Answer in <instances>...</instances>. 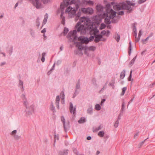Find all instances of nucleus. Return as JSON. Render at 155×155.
Instances as JSON below:
<instances>
[{"instance_id": "nucleus-33", "label": "nucleus", "mask_w": 155, "mask_h": 155, "mask_svg": "<svg viewBox=\"0 0 155 155\" xmlns=\"http://www.w3.org/2000/svg\"><path fill=\"white\" fill-rule=\"evenodd\" d=\"M69 30L68 28H64V36L66 35L68 32Z\"/></svg>"}, {"instance_id": "nucleus-22", "label": "nucleus", "mask_w": 155, "mask_h": 155, "mask_svg": "<svg viewBox=\"0 0 155 155\" xmlns=\"http://www.w3.org/2000/svg\"><path fill=\"white\" fill-rule=\"evenodd\" d=\"M85 118L84 117H81L78 120V122L80 124L83 123L86 121Z\"/></svg>"}, {"instance_id": "nucleus-52", "label": "nucleus", "mask_w": 155, "mask_h": 155, "mask_svg": "<svg viewBox=\"0 0 155 155\" xmlns=\"http://www.w3.org/2000/svg\"><path fill=\"white\" fill-rule=\"evenodd\" d=\"M146 0H139L138 1V3L141 4L145 2Z\"/></svg>"}, {"instance_id": "nucleus-11", "label": "nucleus", "mask_w": 155, "mask_h": 155, "mask_svg": "<svg viewBox=\"0 0 155 155\" xmlns=\"http://www.w3.org/2000/svg\"><path fill=\"white\" fill-rule=\"evenodd\" d=\"M76 30H74L73 31H70L68 34V37H71L72 36H74V40H76L78 37L76 35Z\"/></svg>"}, {"instance_id": "nucleus-36", "label": "nucleus", "mask_w": 155, "mask_h": 155, "mask_svg": "<svg viewBox=\"0 0 155 155\" xmlns=\"http://www.w3.org/2000/svg\"><path fill=\"white\" fill-rule=\"evenodd\" d=\"M94 36H91L89 38H88V43L89 41H92L94 38Z\"/></svg>"}, {"instance_id": "nucleus-45", "label": "nucleus", "mask_w": 155, "mask_h": 155, "mask_svg": "<svg viewBox=\"0 0 155 155\" xmlns=\"http://www.w3.org/2000/svg\"><path fill=\"white\" fill-rule=\"evenodd\" d=\"M132 70H131L130 72V76L128 78V80L129 81H131V78H132Z\"/></svg>"}, {"instance_id": "nucleus-39", "label": "nucleus", "mask_w": 155, "mask_h": 155, "mask_svg": "<svg viewBox=\"0 0 155 155\" xmlns=\"http://www.w3.org/2000/svg\"><path fill=\"white\" fill-rule=\"evenodd\" d=\"M136 59V57H135L134 58L131 60V61H130V64L132 65L134 63V61H135V59Z\"/></svg>"}, {"instance_id": "nucleus-15", "label": "nucleus", "mask_w": 155, "mask_h": 155, "mask_svg": "<svg viewBox=\"0 0 155 155\" xmlns=\"http://www.w3.org/2000/svg\"><path fill=\"white\" fill-rule=\"evenodd\" d=\"M68 150H64L63 151H60L59 153V155H67L68 154Z\"/></svg>"}, {"instance_id": "nucleus-12", "label": "nucleus", "mask_w": 155, "mask_h": 155, "mask_svg": "<svg viewBox=\"0 0 155 155\" xmlns=\"http://www.w3.org/2000/svg\"><path fill=\"white\" fill-rule=\"evenodd\" d=\"M69 110L71 113H73V114L74 115L76 114V108L75 107L74 108L72 103H70Z\"/></svg>"}, {"instance_id": "nucleus-30", "label": "nucleus", "mask_w": 155, "mask_h": 155, "mask_svg": "<svg viewBox=\"0 0 155 155\" xmlns=\"http://www.w3.org/2000/svg\"><path fill=\"white\" fill-rule=\"evenodd\" d=\"M104 132L103 131H100L98 133V135L101 137H102L104 135Z\"/></svg>"}, {"instance_id": "nucleus-43", "label": "nucleus", "mask_w": 155, "mask_h": 155, "mask_svg": "<svg viewBox=\"0 0 155 155\" xmlns=\"http://www.w3.org/2000/svg\"><path fill=\"white\" fill-rule=\"evenodd\" d=\"M102 127H103L102 126V125H100L98 127L95 129V130L96 131L100 130L102 128Z\"/></svg>"}, {"instance_id": "nucleus-31", "label": "nucleus", "mask_w": 155, "mask_h": 155, "mask_svg": "<svg viewBox=\"0 0 155 155\" xmlns=\"http://www.w3.org/2000/svg\"><path fill=\"white\" fill-rule=\"evenodd\" d=\"M60 95L61 99L62 100H64V99L65 96L64 92L63 91L61 92L60 94Z\"/></svg>"}, {"instance_id": "nucleus-58", "label": "nucleus", "mask_w": 155, "mask_h": 155, "mask_svg": "<svg viewBox=\"0 0 155 155\" xmlns=\"http://www.w3.org/2000/svg\"><path fill=\"white\" fill-rule=\"evenodd\" d=\"M110 33V32L109 30H107V31L106 32V35L107 37H108L109 36Z\"/></svg>"}, {"instance_id": "nucleus-62", "label": "nucleus", "mask_w": 155, "mask_h": 155, "mask_svg": "<svg viewBox=\"0 0 155 155\" xmlns=\"http://www.w3.org/2000/svg\"><path fill=\"white\" fill-rule=\"evenodd\" d=\"M105 99H102L101 102V105L103 104V103L105 102Z\"/></svg>"}, {"instance_id": "nucleus-49", "label": "nucleus", "mask_w": 155, "mask_h": 155, "mask_svg": "<svg viewBox=\"0 0 155 155\" xmlns=\"http://www.w3.org/2000/svg\"><path fill=\"white\" fill-rule=\"evenodd\" d=\"M62 18L61 23L63 25H64L65 23V18L64 17H63L62 18Z\"/></svg>"}, {"instance_id": "nucleus-19", "label": "nucleus", "mask_w": 155, "mask_h": 155, "mask_svg": "<svg viewBox=\"0 0 155 155\" xmlns=\"http://www.w3.org/2000/svg\"><path fill=\"white\" fill-rule=\"evenodd\" d=\"M87 49L89 51H94L96 49V47L95 46H92L89 47Z\"/></svg>"}, {"instance_id": "nucleus-17", "label": "nucleus", "mask_w": 155, "mask_h": 155, "mask_svg": "<svg viewBox=\"0 0 155 155\" xmlns=\"http://www.w3.org/2000/svg\"><path fill=\"white\" fill-rule=\"evenodd\" d=\"M48 18V15L47 13H46L45 15L44 18L42 22L43 25H45L46 24Z\"/></svg>"}, {"instance_id": "nucleus-3", "label": "nucleus", "mask_w": 155, "mask_h": 155, "mask_svg": "<svg viewBox=\"0 0 155 155\" xmlns=\"http://www.w3.org/2000/svg\"><path fill=\"white\" fill-rule=\"evenodd\" d=\"M114 9L116 8L118 10L126 9L128 10L129 12L132 10L130 6L124 3H121L114 6Z\"/></svg>"}, {"instance_id": "nucleus-9", "label": "nucleus", "mask_w": 155, "mask_h": 155, "mask_svg": "<svg viewBox=\"0 0 155 155\" xmlns=\"http://www.w3.org/2000/svg\"><path fill=\"white\" fill-rule=\"evenodd\" d=\"M78 40L80 41L82 43L87 44L88 43V38L83 37L82 36L79 37L78 38Z\"/></svg>"}, {"instance_id": "nucleus-7", "label": "nucleus", "mask_w": 155, "mask_h": 155, "mask_svg": "<svg viewBox=\"0 0 155 155\" xmlns=\"http://www.w3.org/2000/svg\"><path fill=\"white\" fill-rule=\"evenodd\" d=\"M31 1L33 5L37 8H41L43 7V5L40 2V0H29Z\"/></svg>"}, {"instance_id": "nucleus-14", "label": "nucleus", "mask_w": 155, "mask_h": 155, "mask_svg": "<svg viewBox=\"0 0 155 155\" xmlns=\"http://www.w3.org/2000/svg\"><path fill=\"white\" fill-rule=\"evenodd\" d=\"M60 101V97L58 95L57 96L55 100V104L56 105L57 108L58 109H59V102Z\"/></svg>"}, {"instance_id": "nucleus-20", "label": "nucleus", "mask_w": 155, "mask_h": 155, "mask_svg": "<svg viewBox=\"0 0 155 155\" xmlns=\"http://www.w3.org/2000/svg\"><path fill=\"white\" fill-rule=\"evenodd\" d=\"M90 26H92V27H91V28H89V29H88V30L91 29L90 34L91 35H93L94 36V28H93V25L91 24H91H90Z\"/></svg>"}, {"instance_id": "nucleus-38", "label": "nucleus", "mask_w": 155, "mask_h": 155, "mask_svg": "<svg viewBox=\"0 0 155 155\" xmlns=\"http://www.w3.org/2000/svg\"><path fill=\"white\" fill-rule=\"evenodd\" d=\"M102 7L100 5H97V9L98 11H101V9H102Z\"/></svg>"}, {"instance_id": "nucleus-6", "label": "nucleus", "mask_w": 155, "mask_h": 155, "mask_svg": "<svg viewBox=\"0 0 155 155\" xmlns=\"http://www.w3.org/2000/svg\"><path fill=\"white\" fill-rule=\"evenodd\" d=\"M70 0H64L63 2L61 3L60 5V8L62 10H64L65 7H67L69 5H75L73 4V1H72L70 3L69 1Z\"/></svg>"}, {"instance_id": "nucleus-41", "label": "nucleus", "mask_w": 155, "mask_h": 155, "mask_svg": "<svg viewBox=\"0 0 155 155\" xmlns=\"http://www.w3.org/2000/svg\"><path fill=\"white\" fill-rule=\"evenodd\" d=\"M119 123L118 120H116L114 124V126L116 128L117 127H118Z\"/></svg>"}, {"instance_id": "nucleus-54", "label": "nucleus", "mask_w": 155, "mask_h": 155, "mask_svg": "<svg viewBox=\"0 0 155 155\" xmlns=\"http://www.w3.org/2000/svg\"><path fill=\"white\" fill-rule=\"evenodd\" d=\"M148 138H147V139H145L143 141H142V142H141L139 144V145H140V146L141 147V146H142L143 144V143H144V142H145V141H146V140L148 139Z\"/></svg>"}, {"instance_id": "nucleus-13", "label": "nucleus", "mask_w": 155, "mask_h": 155, "mask_svg": "<svg viewBox=\"0 0 155 155\" xmlns=\"http://www.w3.org/2000/svg\"><path fill=\"white\" fill-rule=\"evenodd\" d=\"M95 38L94 41L96 43H98L101 41V39L102 38V36L101 35H98L94 36Z\"/></svg>"}, {"instance_id": "nucleus-40", "label": "nucleus", "mask_w": 155, "mask_h": 155, "mask_svg": "<svg viewBox=\"0 0 155 155\" xmlns=\"http://www.w3.org/2000/svg\"><path fill=\"white\" fill-rule=\"evenodd\" d=\"M112 81V82H110L109 83V86H112L113 89H114V81Z\"/></svg>"}, {"instance_id": "nucleus-34", "label": "nucleus", "mask_w": 155, "mask_h": 155, "mask_svg": "<svg viewBox=\"0 0 155 155\" xmlns=\"http://www.w3.org/2000/svg\"><path fill=\"white\" fill-rule=\"evenodd\" d=\"M106 26V25L104 23L101 24L100 27V30H102L105 28Z\"/></svg>"}, {"instance_id": "nucleus-8", "label": "nucleus", "mask_w": 155, "mask_h": 155, "mask_svg": "<svg viewBox=\"0 0 155 155\" xmlns=\"http://www.w3.org/2000/svg\"><path fill=\"white\" fill-rule=\"evenodd\" d=\"M81 10L83 13L87 14H92L93 12V9L91 8H81Z\"/></svg>"}, {"instance_id": "nucleus-23", "label": "nucleus", "mask_w": 155, "mask_h": 155, "mask_svg": "<svg viewBox=\"0 0 155 155\" xmlns=\"http://www.w3.org/2000/svg\"><path fill=\"white\" fill-rule=\"evenodd\" d=\"M93 112L92 107L91 106L87 110V113L89 114H91Z\"/></svg>"}, {"instance_id": "nucleus-16", "label": "nucleus", "mask_w": 155, "mask_h": 155, "mask_svg": "<svg viewBox=\"0 0 155 155\" xmlns=\"http://www.w3.org/2000/svg\"><path fill=\"white\" fill-rule=\"evenodd\" d=\"M61 121L62 122V123H63V126H64V129L65 130V131H66V130H67V129L66 128V126H65V119L64 117V116H62L61 117Z\"/></svg>"}, {"instance_id": "nucleus-10", "label": "nucleus", "mask_w": 155, "mask_h": 155, "mask_svg": "<svg viewBox=\"0 0 155 155\" xmlns=\"http://www.w3.org/2000/svg\"><path fill=\"white\" fill-rule=\"evenodd\" d=\"M17 131L16 130H14L10 134L13 136L15 140H18L21 138V136L16 134Z\"/></svg>"}, {"instance_id": "nucleus-27", "label": "nucleus", "mask_w": 155, "mask_h": 155, "mask_svg": "<svg viewBox=\"0 0 155 155\" xmlns=\"http://www.w3.org/2000/svg\"><path fill=\"white\" fill-rule=\"evenodd\" d=\"M46 53L45 52H43L42 54V58H41V61H42V62H44L45 61V55Z\"/></svg>"}, {"instance_id": "nucleus-51", "label": "nucleus", "mask_w": 155, "mask_h": 155, "mask_svg": "<svg viewBox=\"0 0 155 155\" xmlns=\"http://www.w3.org/2000/svg\"><path fill=\"white\" fill-rule=\"evenodd\" d=\"M78 48L80 50H82L83 49V47L82 45H81L79 46Z\"/></svg>"}, {"instance_id": "nucleus-59", "label": "nucleus", "mask_w": 155, "mask_h": 155, "mask_svg": "<svg viewBox=\"0 0 155 155\" xmlns=\"http://www.w3.org/2000/svg\"><path fill=\"white\" fill-rule=\"evenodd\" d=\"M106 32L105 31L103 30L101 32V34L103 35H105L106 33Z\"/></svg>"}, {"instance_id": "nucleus-35", "label": "nucleus", "mask_w": 155, "mask_h": 155, "mask_svg": "<svg viewBox=\"0 0 155 155\" xmlns=\"http://www.w3.org/2000/svg\"><path fill=\"white\" fill-rule=\"evenodd\" d=\"M44 4H46L50 2V0H41Z\"/></svg>"}, {"instance_id": "nucleus-5", "label": "nucleus", "mask_w": 155, "mask_h": 155, "mask_svg": "<svg viewBox=\"0 0 155 155\" xmlns=\"http://www.w3.org/2000/svg\"><path fill=\"white\" fill-rule=\"evenodd\" d=\"M107 12L110 14L109 18L110 19H113L111 21V22L114 23H117L118 21V20L115 19H113L116 16V12L114 11L112 9H111L110 10L109 12L108 9H107Z\"/></svg>"}, {"instance_id": "nucleus-56", "label": "nucleus", "mask_w": 155, "mask_h": 155, "mask_svg": "<svg viewBox=\"0 0 155 155\" xmlns=\"http://www.w3.org/2000/svg\"><path fill=\"white\" fill-rule=\"evenodd\" d=\"M136 24V23H134V24H133V30H135V29H136V26H135V25Z\"/></svg>"}, {"instance_id": "nucleus-28", "label": "nucleus", "mask_w": 155, "mask_h": 155, "mask_svg": "<svg viewBox=\"0 0 155 155\" xmlns=\"http://www.w3.org/2000/svg\"><path fill=\"white\" fill-rule=\"evenodd\" d=\"M129 51H128V53L130 55L131 54V51L132 49V45H131V41H130L129 42Z\"/></svg>"}, {"instance_id": "nucleus-63", "label": "nucleus", "mask_w": 155, "mask_h": 155, "mask_svg": "<svg viewBox=\"0 0 155 155\" xmlns=\"http://www.w3.org/2000/svg\"><path fill=\"white\" fill-rule=\"evenodd\" d=\"M61 18H62L63 16V15L64 14V12H63V10H62V9H61Z\"/></svg>"}, {"instance_id": "nucleus-24", "label": "nucleus", "mask_w": 155, "mask_h": 155, "mask_svg": "<svg viewBox=\"0 0 155 155\" xmlns=\"http://www.w3.org/2000/svg\"><path fill=\"white\" fill-rule=\"evenodd\" d=\"M125 102L124 101H123L122 104L121 108L120 110V113H123L124 111V108H125Z\"/></svg>"}, {"instance_id": "nucleus-50", "label": "nucleus", "mask_w": 155, "mask_h": 155, "mask_svg": "<svg viewBox=\"0 0 155 155\" xmlns=\"http://www.w3.org/2000/svg\"><path fill=\"white\" fill-rule=\"evenodd\" d=\"M81 13L80 12H78L77 14L76 15L75 14V15H76L78 17V18H79L81 15Z\"/></svg>"}, {"instance_id": "nucleus-47", "label": "nucleus", "mask_w": 155, "mask_h": 155, "mask_svg": "<svg viewBox=\"0 0 155 155\" xmlns=\"http://www.w3.org/2000/svg\"><path fill=\"white\" fill-rule=\"evenodd\" d=\"M73 151L74 153L77 155H78V151L75 148H73Z\"/></svg>"}, {"instance_id": "nucleus-53", "label": "nucleus", "mask_w": 155, "mask_h": 155, "mask_svg": "<svg viewBox=\"0 0 155 155\" xmlns=\"http://www.w3.org/2000/svg\"><path fill=\"white\" fill-rule=\"evenodd\" d=\"M140 37H138H138H137V38H136L135 42H138L139 41V40L140 39Z\"/></svg>"}, {"instance_id": "nucleus-26", "label": "nucleus", "mask_w": 155, "mask_h": 155, "mask_svg": "<svg viewBox=\"0 0 155 155\" xmlns=\"http://www.w3.org/2000/svg\"><path fill=\"white\" fill-rule=\"evenodd\" d=\"M95 109L97 110H100L101 109V107L99 104H96L95 105Z\"/></svg>"}, {"instance_id": "nucleus-21", "label": "nucleus", "mask_w": 155, "mask_h": 155, "mask_svg": "<svg viewBox=\"0 0 155 155\" xmlns=\"http://www.w3.org/2000/svg\"><path fill=\"white\" fill-rule=\"evenodd\" d=\"M125 71L124 70H123L120 73V78L121 79H123L125 76Z\"/></svg>"}, {"instance_id": "nucleus-57", "label": "nucleus", "mask_w": 155, "mask_h": 155, "mask_svg": "<svg viewBox=\"0 0 155 155\" xmlns=\"http://www.w3.org/2000/svg\"><path fill=\"white\" fill-rule=\"evenodd\" d=\"M54 139L55 140H58L59 139V137H58V135H54ZM55 140H54V142H55Z\"/></svg>"}, {"instance_id": "nucleus-37", "label": "nucleus", "mask_w": 155, "mask_h": 155, "mask_svg": "<svg viewBox=\"0 0 155 155\" xmlns=\"http://www.w3.org/2000/svg\"><path fill=\"white\" fill-rule=\"evenodd\" d=\"M94 36L97 35V34L99 31L98 29H97L96 27L94 28Z\"/></svg>"}, {"instance_id": "nucleus-25", "label": "nucleus", "mask_w": 155, "mask_h": 155, "mask_svg": "<svg viewBox=\"0 0 155 155\" xmlns=\"http://www.w3.org/2000/svg\"><path fill=\"white\" fill-rule=\"evenodd\" d=\"M50 109L53 112H54L56 111L55 110V108L53 105V103L51 102L50 105Z\"/></svg>"}, {"instance_id": "nucleus-60", "label": "nucleus", "mask_w": 155, "mask_h": 155, "mask_svg": "<svg viewBox=\"0 0 155 155\" xmlns=\"http://www.w3.org/2000/svg\"><path fill=\"white\" fill-rule=\"evenodd\" d=\"M142 35V31L141 30H140L138 33V37H140Z\"/></svg>"}, {"instance_id": "nucleus-44", "label": "nucleus", "mask_w": 155, "mask_h": 155, "mask_svg": "<svg viewBox=\"0 0 155 155\" xmlns=\"http://www.w3.org/2000/svg\"><path fill=\"white\" fill-rule=\"evenodd\" d=\"M80 87L79 82H78L76 84V89H79Z\"/></svg>"}, {"instance_id": "nucleus-46", "label": "nucleus", "mask_w": 155, "mask_h": 155, "mask_svg": "<svg viewBox=\"0 0 155 155\" xmlns=\"http://www.w3.org/2000/svg\"><path fill=\"white\" fill-rule=\"evenodd\" d=\"M87 1L86 0H82L81 3L84 5H87Z\"/></svg>"}, {"instance_id": "nucleus-61", "label": "nucleus", "mask_w": 155, "mask_h": 155, "mask_svg": "<svg viewBox=\"0 0 155 155\" xmlns=\"http://www.w3.org/2000/svg\"><path fill=\"white\" fill-rule=\"evenodd\" d=\"M138 134H139V132H137L136 133L134 136V138H137V137L138 136Z\"/></svg>"}, {"instance_id": "nucleus-2", "label": "nucleus", "mask_w": 155, "mask_h": 155, "mask_svg": "<svg viewBox=\"0 0 155 155\" xmlns=\"http://www.w3.org/2000/svg\"><path fill=\"white\" fill-rule=\"evenodd\" d=\"M21 98L22 101L23 105L25 107V111L26 115L31 114L34 111V105L30 103L27 100L25 96V94L24 93L21 94Z\"/></svg>"}, {"instance_id": "nucleus-55", "label": "nucleus", "mask_w": 155, "mask_h": 155, "mask_svg": "<svg viewBox=\"0 0 155 155\" xmlns=\"http://www.w3.org/2000/svg\"><path fill=\"white\" fill-rule=\"evenodd\" d=\"M23 82L21 80H19V85L20 86H23Z\"/></svg>"}, {"instance_id": "nucleus-1", "label": "nucleus", "mask_w": 155, "mask_h": 155, "mask_svg": "<svg viewBox=\"0 0 155 155\" xmlns=\"http://www.w3.org/2000/svg\"><path fill=\"white\" fill-rule=\"evenodd\" d=\"M90 20L89 18L85 17H82L76 24L75 30H76V33L79 32L81 35H84L88 29L91 28L92 26H90Z\"/></svg>"}, {"instance_id": "nucleus-48", "label": "nucleus", "mask_w": 155, "mask_h": 155, "mask_svg": "<svg viewBox=\"0 0 155 155\" xmlns=\"http://www.w3.org/2000/svg\"><path fill=\"white\" fill-rule=\"evenodd\" d=\"M117 14L119 15H124V12L123 11H120Z\"/></svg>"}, {"instance_id": "nucleus-29", "label": "nucleus", "mask_w": 155, "mask_h": 155, "mask_svg": "<svg viewBox=\"0 0 155 155\" xmlns=\"http://www.w3.org/2000/svg\"><path fill=\"white\" fill-rule=\"evenodd\" d=\"M127 88L126 87H124L122 88V91L121 94V95L123 96L124 95L125 92L127 90Z\"/></svg>"}, {"instance_id": "nucleus-32", "label": "nucleus", "mask_w": 155, "mask_h": 155, "mask_svg": "<svg viewBox=\"0 0 155 155\" xmlns=\"http://www.w3.org/2000/svg\"><path fill=\"white\" fill-rule=\"evenodd\" d=\"M104 22L106 24H109L110 23V20L108 18H106L104 20Z\"/></svg>"}, {"instance_id": "nucleus-4", "label": "nucleus", "mask_w": 155, "mask_h": 155, "mask_svg": "<svg viewBox=\"0 0 155 155\" xmlns=\"http://www.w3.org/2000/svg\"><path fill=\"white\" fill-rule=\"evenodd\" d=\"M75 5V8L74 7V5H71L68 7L65 11L66 12H68L69 16L71 18L73 17L76 13V10H75V8L76 10H77L79 7V6L78 5Z\"/></svg>"}, {"instance_id": "nucleus-18", "label": "nucleus", "mask_w": 155, "mask_h": 155, "mask_svg": "<svg viewBox=\"0 0 155 155\" xmlns=\"http://www.w3.org/2000/svg\"><path fill=\"white\" fill-rule=\"evenodd\" d=\"M114 37L117 42L119 41L120 38V37L119 35L117 33H116L114 36Z\"/></svg>"}, {"instance_id": "nucleus-42", "label": "nucleus", "mask_w": 155, "mask_h": 155, "mask_svg": "<svg viewBox=\"0 0 155 155\" xmlns=\"http://www.w3.org/2000/svg\"><path fill=\"white\" fill-rule=\"evenodd\" d=\"M89 4L90 5H93L94 4L93 2L89 0L87 1V5Z\"/></svg>"}, {"instance_id": "nucleus-64", "label": "nucleus", "mask_w": 155, "mask_h": 155, "mask_svg": "<svg viewBox=\"0 0 155 155\" xmlns=\"http://www.w3.org/2000/svg\"><path fill=\"white\" fill-rule=\"evenodd\" d=\"M155 85V82H153V83L152 84H150L149 86V87L150 88L152 87H153V86Z\"/></svg>"}]
</instances>
